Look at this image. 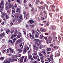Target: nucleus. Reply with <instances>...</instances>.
<instances>
[{"label": "nucleus", "instance_id": "f257e3e1", "mask_svg": "<svg viewBox=\"0 0 63 63\" xmlns=\"http://www.w3.org/2000/svg\"><path fill=\"white\" fill-rule=\"evenodd\" d=\"M29 50V47H25L24 49H23V52L24 54L26 53V52L27 50Z\"/></svg>", "mask_w": 63, "mask_h": 63}, {"label": "nucleus", "instance_id": "f03ea898", "mask_svg": "<svg viewBox=\"0 0 63 63\" xmlns=\"http://www.w3.org/2000/svg\"><path fill=\"white\" fill-rule=\"evenodd\" d=\"M4 7V2L3 0H2L0 3V8L3 9Z\"/></svg>", "mask_w": 63, "mask_h": 63}, {"label": "nucleus", "instance_id": "7ed1b4c3", "mask_svg": "<svg viewBox=\"0 0 63 63\" xmlns=\"http://www.w3.org/2000/svg\"><path fill=\"white\" fill-rule=\"evenodd\" d=\"M22 38H21L20 39H18L16 41L15 43V45H17L18 44H19V43H20L22 41Z\"/></svg>", "mask_w": 63, "mask_h": 63}, {"label": "nucleus", "instance_id": "20e7f679", "mask_svg": "<svg viewBox=\"0 0 63 63\" xmlns=\"http://www.w3.org/2000/svg\"><path fill=\"white\" fill-rule=\"evenodd\" d=\"M60 54V53H59V51H56L55 54V57H57V56H59Z\"/></svg>", "mask_w": 63, "mask_h": 63}, {"label": "nucleus", "instance_id": "39448f33", "mask_svg": "<svg viewBox=\"0 0 63 63\" xmlns=\"http://www.w3.org/2000/svg\"><path fill=\"white\" fill-rule=\"evenodd\" d=\"M5 35V33H4V32H3L2 33L0 34V40H1V39H2V38H3V37H4V36Z\"/></svg>", "mask_w": 63, "mask_h": 63}, {"label": "nucleus", "instance_id": "423d86ee", "mask_svg": "<svg viewBox=\"0 0 63 63\" xmlns=\"http://www.w3.org/2000/svg\"><path fill=\"white\" fill-rule=\"evenodd\" d=\"M5 8L6 10L7 11V12H9L11 11V9L9 8L8 5H7V6H5Z\"/></svg>", "mask_w": 63, "mask_h": 63}, {"label": "nucleus", "instance_id": "0eeeda50", "mask_svg": "<svg viewBox=\"0 0 63 63\" xmlns=\"http://www.w3.org/2000/svg\"><path fill=\"white\" fill-rule=\"evenodd\" d=\"M22 37V35H21V33L20 32H19L18 34L17 35L16 37L17 39H19V38H20Z\"/></svg>", "mask_w": 63, "mask_h": 63}, {"label": "nucleus", "instance_id": "6e6552de", "mask_svg": "<svg viewBox=\"0 0 63 63\" xmlns=\"http://www.w3.org/2000/svg\"><path fill=\"white\" fill-rule=\"evenodd\" d=\"M40 31L42 32H44L46 31V30L43 28H41L40 29Z\"/></svg>", "mask_w": 63, "mask_h": 63}, {"label": "nucleus", "instance_id": "1a4fd4ad", "mask_svg": "<svg viewBox=\"0 0 63 63\" xmlns=\"http://www.w3.org/2000/svg\"><path fill=\"white\" fill-rule=\"evenodd\" d=\"M39 9L40 10H43L45 9V7L42 6H40L39 7Z\"/></svg>", "mask_w": 63, "mask_h": 63}, {"label": "nucleus", "instance_id": "9d476101", "mask_svg": "<svg viewBox=\"0 0 63 63\" xmlns=\"http://www.w3.org/2000/svg\"><path fill=\"white\" fill-rule=\"evenodd\" d=\"M29 22H30L31 24H32L34 22L33 21V20L32 19H31L29 20Z\"/></svg>", "mask_w": 63, "mask_h": 63}, {"label": "nucleus", "instance_id": "9b49d317", "mask_svg": "<svg viewBox=\"0 0 63 63\" xmlns=\"http://www.w3.org/2000/svg\"><path fill=\"white\" fill-rule=\"evenodd\" d=\"M17 61V59H12L11 61V62H13V61Z\"/></svg>", "mask_w": 63, "mask_h": 63}, {"label": "nucleus", "instance_id": "f8f14e48", "mask_svg": "<svg viewBox=\"0 0 63 63\" xmlns=\"http://www.w3.org/2000/svg\"><path fill=\"white\" fill-rule=\"evenodd\" d=\"M34 43L35 44H36L37 46H39L40 45V43H38L36 42H35Z\"/></svg>", "mask_w": 63, "mask_h": 63}, {"label": "nucleus", "instance_id": "ddd939ff", "mask_svg": "<svg viewBox=\"0 0 63 63\" xmlns=\"http://www.w3.org/2000/svg\"><path fill=\"white\" fill-rule=\"evenodd\" d=\"M16 12L18 13H20V9L19 8H18L16 10Z\"/></svg>", "mask_w": 63, "mask_h": 63}, {"label": "nucleus", "instance_id": "4468645a", "mask_svg": "<svg viewBox=\"0 0 63 63\" xmlns=\"http://www.w3.org/2000/svg\"><path fill=\"white\" fill-rule=\"evenodd\" d=\"M33 49L34 50H38L39 49V48H38V47H34Z\"/></svg>", "mask_w": 63, "mask_h": 63}, {"label": "nucleus", "instance_id": "2eb2a0df", "mask_svg": "<svg viewBox=\"0 0 63 63\" xmlns=\"http://www.w3.org/2000/svg\"><path fill=\"white\" fill-rule=\"evenodd\" d=\"M10 32V30L9 29H7L6 31V33L7 34H9V33Z\"/></svg>", "mask_w": 63, "mask_h": 63}, {"label": "nucleus", "instance_id": "dca6fc26", "mask_svg": "<svg viewBox=\"0 0 63 63\" xmlns=\"http://www.w3.org/2000/svg\"><path fill=\"white\" fill-rule=\"evenodd\" d=\"M47 50L48 51H50L51 49V48H47Z\"/></svg>", "mask_w": 63, "mask_h": 63}, {"label": "nucleus", "instance_id": "f3484780", "mask_svg": "<svg viewBox=\"0 0 63 63\" xmlns=\"http://www.w3.org/2000/svg\"><path fill=\"white\" fill-rule=\"evenodd\" d=\"M40 38L41 39H42L44 38V36L43 35L41 34L40 35Z\"/></svg>", "mask_w": 63, "mask_h": 63}, {"label": "nucleus", "instance_id": "a211bd4d", "mask_svg": "<svg viewBox=\"0 0 63 63\" xmlns=\"http://www.w3.org/2000/svg\"><path fill=\"white\" fill-rule=\"evenodd\" d=\"M18 17H19V16H15V19L16 20V19H17L18 18Z\"/></svg>", "mask_w": 63, "mask_h": 63}, {"label": "nucleus", "instance_id": "6ab92c4d", "mask_svg": "<svg viewBox=\"0 0 63 63\" xmlns=\"http://www.w3.org/2000/svg\"><path fill=\"white\" fill-rule=\"evenodd\" d=\"M33 58L34 59H35L36 60L37 59V57L35 56L34 55L33 56Z\"/></svg>", "mask_w": 63, "mask_h": 63}, {"label": "nucleus", "instance_id": "aec40b11", "mask_svg": "<svg viewBox=\"0 0 63 63\" xmlns=\"http://www.w3.org/2000/svg\"><path fill=\"white\" fill-rule=\"evenodd\" d=\"M9 49L10 51L12 53H13L14 52V51L13 50V49L11 48H10Z\"/></svg>", "mask_w": 63, "mask_h": 63}, {"label": "nucleus", "instance_id": "412c9836", "mask_svg": "<svg viewBox=\"0 0 63 63\" xmlns=\"http://www.w3.org/2000/svg\"><path fill=\"white\" fill-rule=\"evenodd\" d=\"M17 20L18 21V22L20 23L22 21V20L20 19H18Z\"/></svg>", "mask_w": 63, "mask_h": 63}, {"label": "nucleus", "instance_id": "4be33fe9", "mask_svg": "<svg viewBox=\"0 0 63 63\" xmlns=\"http://www.w3.org/2000/svg\"><path fill=\"white\" fill-rule=\"evenodd\" d=\"M50 59H51V60H53V55H51L50 56Z\"/></svg>", "mask_w": 63, "mask_h": 63}, {"label": "nucleus", "instance_id": "5701e85b", "mask_svg": "<svg viewBox=\"0 0 63 63\" xmlns=\"http://www.w3.org/2000/svg\"><path fill=\"white\" fill-rule=\"evenodd\" d=\"M40 14L41 16H43V12L42 11H40Z\"/></svg>", "mask_w": 63, "mask_h": 63}, {"label": "nucleus", "instance_id": "b1692460", "mask_svg": "<svg viewBox=\"0 0 63 63\" xmlns=\"http://www.w3.org/2000/svg\"><path fill=\"white\" fill-rule=\"evenodd\" d=\"M18 51L20 53H21V52H22V49L21 48H20L18 49Z\"/></svg>", "mask_w": 63, "mask_h": 63}, {"label": "nucleus", "instance_id": "393cba45", "mask_svg": "<svg viewBox=\"0 0 63 63\" xmlns=\"http://www.w3.org/2000/svg\"><path fill=\"white\" fill-rule=\"evenodd\" d=\"M39 54L40 56H43V54H41V53H39Z\"/></svg>", "mask_w": 63, "mask_h": 63}, {"label": "nucleus", "instance_id": "a878e982", "mask_svg": "<svg viewBox=\"0 0 63 63\" xmlns=\"http://www.w3.org/2000/svg\"><path fill=\"white\" fill-rule=\"evenodd\" d=\"M19 61L20 62H23V60L22 59H21L19 60Z\"/></svg>", "mask_w": 63, "mask_h": 63}, {"label": "nucleus", "instance_id": "bb28decb", "mask_svg": "<svg viewBox=\"0 0 63 63\" xmlns=\"http://www.w3.org/2000/svg\"><path fill=\"white\" fill-rule=\"evenodd\" d=\"M50 24L49 23V22L48 21L47 22V23H46V25H47V26L48 25Z\"/></svg>", "mask_w": 63, "mask_h": 63}, {"label": "nucleus", "instance_id": "cd10ccee", "mask_svg": "<svg viewBox=\"0 0 63 63\" xmlns=\"http://www.w3.org/2000/svg\"><path fill=\"white\" fill-rule=\"evenodd\" d=\"M5 17L6 18V19H8L9 18V16L8 15H6L5 16Z\"/></svg>", "mask_w": 63, "mask_h": 63}, {"label": "nucleus", "instance_id": "c85d7f7f", "mask_svg": "<svg viewBox=\"0 0 63 63\" xmlns=\"http://www.w3.org/2000/svg\"><path fill=\"white\" fill-rule=\"evenodd\" d=\"M28 1V0H24V2L25 4H26V2H27Z\"/></svg>", "mask_w": 63, "mask_h": 63}, {"label": "nucleus", "instance_id": "c756f323", "mask_svg": "<svg viewBox=\"0 0 63 63\" xmlns=\"http://www.w3.org/2000/svg\"><path fill=\"white\" fill-rule=\"evenodd\" d=\"M32 33L34 34L35 33V31L34 30H32Z\"/></svg>", "mask_w": 63, "mask_h": 63}, {"label": "nucleus", "instance_id": "7c9ffc66", "mask_svg": "<svg viewBox=\"0 0 63 63\" xmlns=\"http://www.w3.org/2000/svg\"><path fill=\"white\" fill-rule=\"evenodd\" d=\"M15 12H16V10H15L14 9L12 11V14H14L15 13Z\"/></svg>", "mask_w": 63, "mask_h": 63}, {"label": "nucleus", "instance_id": "2f4dec72", "mask_svg": "<svg viewBox=\"0 0 63 63\" xmlns=\"http://www.w3.org/2000/svg\"><path fill=\"white\" fill-rule=\"evenodd\" d=\"M4 57H1L0 58V60H4Z\"/></svg>", "mask_w": 63, "mask_h": 63}, {"label": "nucleus", "instance_id": "473e14b6", "mask_svg": "<svg viewBox=\"0 0 63 63\" xmlns=\"http://www.w3.org/2000/svg\"><path fill=\"white\" fill-rule=\"evenodd\" d=\"M57 46H55L54 47H53V48H55V49H57L58 48L57 47Z\"/></svg>", "mask_w": 63, "mask_h": 63}, {"label": "nucleus", "instance_id": "72a5a7b5", "mask_svg": "<svg viewBox=\"0 0 63 63\" xmlns=\"http://www.w3.org/2000/svg\"><path fill=\"white\" fill-rule=\"evenodd\" d=\"M29 6L30 7H31V8H32L33 7V6L31 4H30Z\"/></svg>", "mask_w": 63, "mask_h": 63}, {"label": "nucleus", "instance_id": "f704fd0d", "mask_svg": "<svg viewBox=\"0 0 63 63\" xmlns=\"http://www.w3.org/2000/svg\"><path fill=\"white\" fill-rule=\"evenodd\" d=\"M30 25L31 27H32V28H33V27H34V25Z\"/></svg>", "mask_w": 63, "mask_h": 63}, {"label": "nucleus", "instance_id": "c9c22d12", "mask_svg": "<svg viewBox=\"0 0 63 63\" xmlns=\"http://www.w3.org/2000/svg\"><path fill=\"white\" fill-rule=\"evenodd\" d=\"M49 41H52V38L51 37H49Z\"/></svg>", "mask_w": 63, "mask_h": 63}, {"label": "nucleus", "instance_id": "e433bc0d", "mask_svg": "<svg viewBox=\"0 0 63 63\" xmlns=\"http://www.w3.org/2000/svg\"><path fill=\"white\" fill-rule=\"evenodd\" d=\"M8 4H9V3H8V1H6V2L5 3V6H8Z\"/></svg>", "mask_w": 63, "mask_h": 63}, {"label": "nucleus", "instance_id": "4c0bfd02", "mask_svg": "<svg viewBox=\"0 0 63 63\" xmlns=\"http://www.w3.org/2000/svg\"><path fill=\"white\" fill-rule=\"evenodd\" d=\"M14 32V30H12L10 31V33L11 34H13Z\"/></svg>", "mask_w": 63, "mask_h": 63}, {"label": "nucleus", "instance_id": "58836bf2", "mask_svg": "<svg viewBox=\"0 0 63 63\" xmlns=\"http://www.w3.org/2000/svg\"><path fill=\"white\" fill-rule=\"evenodd\" d=\"M8 7L9 9H11V8H12V6H11V4H9L8 5Z\"/></svg>", "mask_w": 63, "mask_h": 63}, {"label": "nucleus", "instance_id": "ea45409f", "mask_svg": "<svg viewBox=\"0 0 63 63\" xmlns=\"http://www.w3.org/2000/svg\"><path fill=\"white\" fill-rule=\"evenodd\" d=\"M40 59L41 60H44V57H40Z\"/></svg>", "mask_w": 63, "mask_h": 63}, {"label": "nucleus", "instance_id": "a19ab883", "mask_svg": "<svg viewBox=\"0 0 63 63\" xmlns=\"http://www.w3.org/2000/svg\"><path fill=\"white\" fill-rule=\"evenodd\" d=\"M32 58V56L30 55L29 58V59H30Z\"/></svg>", "mask_w": 63, "mask_h": 63}, {"label": "nucleus", "instance_id": "79ce46f5", "mask_svg": "<svg viewBox=\"0 0 63 63\" xmlns=\"http://www.w3.org/2000/svg\"><path fill=\"white\" fill-rule=\"evenodd\" d=\"M52 34H53L54 36H55V35L56 34V32H52Z\"/></svg>", "mask_w": 63, "mask_h": 63}, {"label": "nucleus", "instance_id": "37998d69", "mask_svg": "<svg viewBox=\"0 0 63 63\" xmlns=\"http://www.w3.org/2000/svg\"><path fill=\"white\" fill-rule=\"evenodd\" d=\"M56 40L55 39H54L53 40V42L54 43V44H55V43L56 42Z\"/></svg>", "mask_w": 63, "mask_h": 63}, {"label": "nucleus", "instance_id": "c03bdc74", "mask_svg": "<svg viewBox=\"0 0 63 63\" xmlns=\"http://www.w3.org/2000/svg\"><path fill=\"white\" fill-rule=\"evenodd\" d=\"M16 38H15L13 39V43H14L15 42V41H16Z\"/></svg>", "mask_w": 63, "mask_h": 63}, {"label": "nucleus", "instance_id": "a18cd8bd", "mask_svg": "<svg viewBox=\"0 0 63 63\" xmlns=\"http://www.w3.org/2000/svg\"><path fill=\"white\" fill-rule=\"evenodd\" d=\"M14 35H12L11 37V39H14Z\"/></svg>", "mask_w": 63, "mask_h": 63}, {"label": "nucleus", "instance_id": "49530a36", "mask_svg": "<svg viewBox=\"0 0 63 63\" xmlns=\"http://www.w3.org/2000/svg\"><path fill=\"white\" fill-rule=\"evenodd\" d=\"M22 46V43H21L20 44L19 47H21Z\"/></svg>", "mask_w": 63, "mask_h": 63}, {"label": "nucleus", "instance_id": "de8ad7c7", "mask_svg": "<svg viewBox=\"0 0 63 63\" xmlns=\"http://www.w3.org/2000/svg\"><path fill=\"white\" fill-rule=\"evenodd\" d=\"M42 52L45 55V54H46V52H45V50H43L42 51Z\"/></svg>", "mask_w": 63, "mask_h": 63}, {"label": "nucleus", "instance_id": "09e8293b", "mask_svg": "<svg viewBox=\"0 0 63 63\" xmlns=\"http://www.w3.org/2000/svg\"><path fill=\"white\" fill-rule=\"evenodd\" d=\"M34 10V7H32V8L31 11L32 12Z\"/></svg>", "mask_w": 63, "mask_h": 63}, {"label": "nucleus", "instance_id": "8fccbe9b", "mask_svg": "<svg viewBox=\"0 0 63 63\" xmlns=\"http://www.w3.org/2000/svg\"><path fill=\"white\" fill-rule=\"evenodd\" d=\"M17 33V30H16L14 32V34H16V33Z\"/></svg>", "mask_w": 63, "mask_h": 63}, {"label": "nucleus", "instance_id": "3c124183", "mask_svg": "<svg viewBox=\"0 0 63 63\" xmlns=\"http://www.w3.org/2000/svg\"><path fill=\"white\" fill-rule=\"evenodd\" d=\"M36 13V11L35 10H34L33 11V14H35Z\"/></svg>", "mask_w": 63, "mask_h": 63}, {"label": "nucleus", "instance_id": "603ef678", "mask_svg": "<svg viewBox=\"0 0 63 63\" xmlns=\"http://www.w3.org/2000/svg\"><path fill=\"white\" fill-rule=\"evenodd\" d=\"M2 15L4 16H6V14L5 13L2 14Z\"/></svg>", "mask_w": 63, "mask_h": 63}, {"label": "nucleus", "instance_id": "864d4df0", "mask_svg": "<svg viewBox=\"0 0 63 63\" xmlns=\"http://www.w3.org/2000/svg\"><path fill=\"white\" fill-rule=\"evenodd\" d=\"M6 61V63H10L11 62V61H10L9 60H8Z\"/></svg>", "mask_w": 63, "mask_h": 63}, {"label": "nucleus", "instance_id": "5fc2aeb1", "mask_svg": "<svg viewBox=\"0 0 63 63\" xmlns=\"http://www.w3.org/2000/svg\"><path fill=\"white\" fill-rule=\"evenodd\" d=\"M37 61H40V59L39 58H37Z\"/></svg>", "mask_w": 63, "mask_h": 63}, {"label": "nucleus", "instance_id": "6e6d98bb", "mask_svg": "<svg viewBox=\"0 0 63 63\" xmlns=\"http://www.w3.org/2000/svg\"><path fill=\"white\" fill-rule=\"evenodd\" d=\"M42 40H39L38 41V42L39 43H42Z\"/></svg>", "mask_w": 63, "mask_h": 63}, {"label": "nucleus", "instance_id": "4d7b16f0", "mask_svg": "<svg viewBox=\"0 0 63 63\" xmlns=\"http://www.w3.org/2000/svg\"><path fill=\"white\" fill-rule=\"evenodd\" d=\"M34 55L37 56V53L36 52L34 53Z\"/></svg>", "mask_w": 63, "mask_h": 63}, {"label": "nucleus", "instance_id": "13d9d810", "mask_svg": "<svg viewBox=\"0 0 63 63\" xmlns=\"http://www.w3.org/2000/svg\"><path fill=\"white\" fill-rule=\"evenodd\" d=\"M17 1L18 3H20V0H17Z\"/></svg>", "mask_w": 63, "mask_h": 63}, {"label": "nucleus", "instance_id": "bf43d9fd", "mask_svg": "<svg viewBox=\"0 0 63 63\" xmlns=\"http://www.w3.org/2000/svg\"><path fill=\"white\" fill-rule=\"evenodd\" d=\"M8 2H9L8 4H10V3H11V1L10 0H8Z\"/></svg>", "mask_w": 63, "mask_h": 63}, {"label": "nucleus", "instance_id": "052dcab7", "mask_svg": "<svg viewBox=\"0 0 63 63\" xmlns=\"http://www.w3.org/2000/svg\"><path fill=\"white\" fill-rule=\"evenodd\" d=\"M47 59H48V60H49V62H50V61H51V60H50V58H47Z\"/></svg>", "mask_w": 63, "mask_h": 63}, {"label": "nucleus", "instance_id": "680f3d73", "mask_svg": "<svg viewBox=\"0 0 63 63\" xmlns=\"http://www.w3.org/2000/svg\"><path fill=\"white\" fill-rule=\"evenodd\" d=\"M33 47H36V44H34L33 45Z\"/></svg>", "mask_w": 63, "mask_h": 63}, {"label": "nucleus", "instance_id": "e2e57ef3", "mask_svg": "<svg viewBox=\"0 0 63 63\" xmlns=\"http://www.w3.org/2000/svg\"><path fill=\"white\" fill-rule=\"evenodd\" d=\"M19 18L20 19H22V16H20L19 17Z\"/></svg>", "mask_w": 63, "mask_h": 63}, {"label": "nucleus", "instance_id": "0e129e2a", "mask_svg": "<svg viewBox=\"0 0 63 63\" xmlns=\"http://www.w3.org/2000/svg\"><path fill=\"white\" fill-rule=\"evenodd\" d=\"M50 46L51 47H53V44H50Z\"/></svg>", "mask_w": 63, "mask_h": 63}, {"label": "nucleus", "instance_id": "69168bd1", "mask_svg": "<svg viewBox=\"0 0 63 63\" xmlns=\"http://www.w3.org/2000/svg\"><path fill=\"white\" fill-rule=\"evenodd\" d=\"M0 32H3V29L1 28L0 30Z\"/></svg>", "mask_w": 63, "mask_h": 63}, {"label": "nucleus", "instance_id": "338daca9", "mask_svg": "<svg viewBox=\"0 0 63 63\" xmlns=\"http://www.w3.org/2000/svg\"><path fill=\"white\" fill-rule=\"evenodd\" d=\"M11 7H12V9H14V6H13V5H11Z\"/></svg>", "mask_w": 63, "mask_h": 63}, {"label": "nucleus", "instance_id": "774afa93", "mask_svg": "<svg viewBox=\"0 0 63 63\" xmlns=\"http://www.w3.org/2000/svg\"><path fill=\"white\" fill-rule=\"evenodd\" d=\"M23 14L24 15H26V12L25 11H24Z\"/></svg>", "mask_w": 63, "mask_h": 63}]
</instances>
